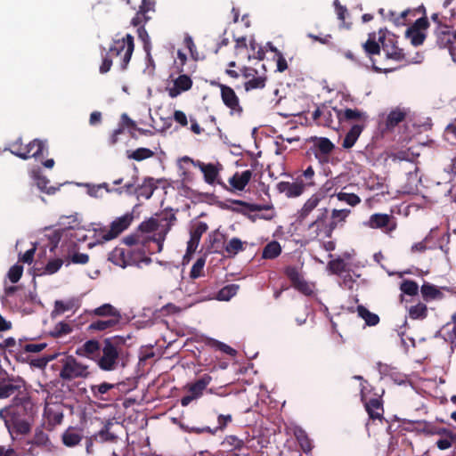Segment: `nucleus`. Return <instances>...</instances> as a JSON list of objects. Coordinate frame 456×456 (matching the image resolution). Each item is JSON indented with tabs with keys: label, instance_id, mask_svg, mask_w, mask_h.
Listing matches in <instances>:
<instances>
[{
	"label": "nucleus",
	"instance_id": "nucleus-6",
	"mask_svg": "<svg viewBox=\"0 0 456 456\" xmlns=\"http://www.w3.org/2000/svg\"><path fill=\"white\" fill-rule=\"evenodd\" d=\"M134 219L132 213L116 218L110 225V229L106 227L96 231V236L101 242L109 241L117 238L122 232L126 230Z\"/></svg>",
	"mask_w": 456,
	"mask_h": 456
},
{
	"label": "nucleus",
	"instance_id": "nucleus-19",
	"mask_svg": "<svg viewBox=\"0 0 456 456\" xmlns=\"http://www.w3.org/2000/svg\"><path fill=\"white\" fill-rule=\"evenodd\" d=\"M333 110L336 113L337 118L338 120V124L342 123H350L353 121H362L365 122L368 116L365 112L358 110V109H338L333 108Z\"/></svg>",
	"mask_w": 456,
	"mask_h": 456
},
{
	"label": "nucleus",
	"instance_id": "nucleus-48",
	"mask_svg": "<svg viewBox=\"0 0 456 456\" xmlns=\"http://www.w3.org/2000/svg\"><path fill=\"white\" fill-rule=\"evenodd\" d=\"M129 260H134V265H138L141 262L149 264L151 259L145 256L144 246H138L137 248L129 249Z\"/></svg>",
	"mask_w": 456,
	"mask_h": 456
},
{
	"label": "nucleus",
	"instance_id": "nucleus-54",
	"mask_svg": "<svg viewBox=\"0 0 456 456\" xmlns=\"http://www.w3.org/2000/svg\"><path fill=\"white\" fill-rule=\"evenodd\" d=\"M174 85L176 86L182 92L190 90L192 86L191 78L185 74L179 75L175 80Z\"/></svg>",
	"mask_w": 456,
	"mask_h": 456
},
{
	"label": "nucleus",
	"instance_id": "nucleus-27",
	"mask_svg": "<svg viewBox=\"0 0 456 456\" xmlns=\"http://www.w3.org/2000/svg\"><path fill=\"white\" fill-rule=\"evenodd\" d=\"M27 154L23 153L24 157L28 159L30 158H39L44 156L45 153L48 154V147L46 141H43L40 139H34L28 143V151Z\"/></svg>",
	"mask_w": 456,
	"mask_h": 456
},
{
	"label": "nucleus",
	"instance_id": "nucleus-29",
	"mask_svg": "<svg viewBox=\"0 0 456 456\" xmlns=\"http://www.w3.org/2000/svg\"><path fill=\"white\" fill-rule=\"evenodd\" d=\"M435 36L436 37V45L439 48H446L452 42V32L447 25H440V28H436Z\"/></svg>",
	"mask_w": 456,
	"mask_h": 456
},
{
	"label": "nucleus",
	"instance_id": "nucleus-17",
	"mask_svg": "<svg viewBox=\"0 0 456 456\" xmlns=\"http://www.w3.org/2000/svg\"><path fill=\"white\" fill-rule=\"evenodd\" d=\"M176 221L175 214L172 209H164L159 214V223L165 226V229L158 234V237H152V240L158 243V252H160L163 248V242L165 240L166 235L170 231L171 227L175 224Z\"/></svg>",
	"mask_w": 456,
	"mask_h": 456
},
{
	"label": "nucleus",
	"instance_id": "nucleus-8",
	"mask_svg": "<svg viewBox=\"0 0 456 456\" xmlns=\"http://www.w3.org/2000/svg\"><path fill=\"white\" fill-rule=\"evenodd\" d=\"M89 375L88 367L77 361L73 356H68L62 361L60 377L63 380H72L77 378H86Z\"/></svg>",
	"mask_w": 456,
	"mask_h": 456
},
{
	"label": "nucleus",
	"instance_id": "nucleus-3",
	"mask_svg": "<svg viewBox=\"0 0 456 456\" xmlns=\"http://www.w3.org/2000/svg\"><path fill=\"white\" fill-rule=\"evenodd\" d=\"M27 395L25 380L9 375L2 369V399L12 397L13 403H23Z\"/></svg>",
	"mask_w": 456,
	"mask_h": 456
},
{
	"label": "nucleus",
	"instance_id": "nucleus-51",
	"mask_svg": "<svg viewBox=\"0 0 456 456\" xmlns=\"http://www.w3.org/2000/svg\"><path fill=\"white\" fill-rule=\"evenodd\" d=\"M224 249L229 256H235L244 249L243 243L239 238H232L226 244Z\"/></svg>",
	"mask_w": 456,
	"mask_h": 456
},
{
	"label": "nucleus",
	"instance_id": "nucleus-5",
	"mask_svg": "<svg viewBox=\"0 0 456 456\" xmlns=\"http://www.w3.org/2000/svg\"><path fill=\"white\" fill-rule=\"evenodd\" d=\"M124 343L122 338L113 337L104 339L102 355L98 359V366L103 370H113L116 369L118 359V348Z\"/></svg>",
	"mask_w": 456,
	"mask_h": 456
},
{
	"label": "nucleus",
	"instance_id": "nucleus-2",
	"mask_svg": "<svg viewBox=\"0 0 456 456\" xmlns=\"http://www.w3.org/2000/svg\"><path fill=\"white\" fill-rule=\"evenodd\" d=\"M134 49V37L127 34L122 39L115 40L100 66L102 74L107 73L112 65V58H120V69L125 70L131 60Z\"/></svg>",
	"mask_w": 456,
	"mask_h": 456
},
{
	"label": "nucleus",
	"instance_id": "nucleus-18",
	"mask_svg": "<svg viewBox=\"0 0 456 456\" xmlns=\"http://www.w3.org/2000/svg\"><path fill=\"white\" fill-rule=\"evenodd\" d=\"M242 76L246 79L244 88L247 92L263 89L265 86L267 79L266 77L258 75L257 70L253 68L244 67L242 69Z\"/></svg>",
	"mask_w": 456,
	"mask_h": 456
},
{
	"label": "nucleus",
	"instance_id": "nucleus-60",
	"mask_svg": "<svg viewBox=\"0 0 456 456\" xmlns=\"http://www.w3.org/2000/svg\"><path fill=\"white\" fill-rule=\"evenodd\" d=\"M337 197L339 201L346 202L352 207H354L361 202L360 197L354 193L339 192Z\"/></svg>",
	"mask_w": 456,
	"mask_h": 456
},
{
	"label": "nucleus",
	"instance_id": "nucleus-4",
	"mask_svg": "<svg viewBox=\"0 0 456 456\" xmlns=\"http://www.w3.org/2000/svg\"><path fill=\"white\" fill-rule=\"evenodd\" d=\"M155 0H142L139 10L131 20V25L138 28V37L144 43V46H146L150 41V37L144 25L151 19L150 14L155 12Z\"/></svg>",
	"mask_w": 456,
	"mask_h": 456
},
{
	"label": "nucleus",
	"instance_id": "nucleus-62",
	"mask_svg": "<svg viewBox=\"0 0 456 456\" xmlns=\"http://www.w3.org/2000/svg\"><path fill=\"white\" fill-rule=\"evenodd\" d=\"M23 273V266L16 264L12 265L7 273V278L11 282L16 283L21 277Z\"/></svg>",
	"mask_w": 456,
	"mask_h": 456
},
{
	"label": "nucleus",
	"instance_id": "nucleus-11",
	"mask_svg": "<svg viewBox=\"0 0 456 456\" xmlns=\"http://www.w3.org/2000/svg\"><path fill=\"white\" fill-rule=\"evenodd\" d=\"M429 27V21L426 16H423L421 18H419L415 20V22L407 28L405 32L406 38L410 39L411 44L413 46H419L421 45L426 37V30Z\"/></svg>",
	"mask_w": 456,
	"mask_h": 456
},
{
	"label": "nucleus",
	"instance_id": "nucleus-28",
	"mask_svg": "<svg viewBox=\"0 0 456 456\" xmlns=\"http://www.w3.org/2000/svg\"><path fill=\"white\" fill-rule=\"evenodd\" d=\"M253 172L249 169L241 173L236 172L229 179L230 185L237 191H243L252 178Z\"/></svg>",
	"mask_w": 456,
	"mask_h": 456
},
{
	"label": "nucleus",
	"instance_id": "nucleus-33",
	"mask_svg": "<svg viewBox=\"0 0 456 456\" xmlns=\"http://www.w3.org/2000/svg\"><path fill=\"white\" fill-rule=\"evenodd\" d=\"M61 440L67 447L77 445L82 440L81 433L75 428L69 427L61 436Z\"/></svg>",
	"mask_w": 456,
	"mask_h": 456
},
{
	"label": "nucleus",
	"instance_id": "nucleus-26",
	"mask_svg": "<svg viewBox=\"0 0 456 456\" xmlns=\"http://www.w3.org/2000/svg\"><path fill=\"white\" fill-rule=\"evenodd\" d=\"M322 199L323 196L321 193L313 194L297 212V221L302 223L318 207Z\"/></svg>",
	"mask_w": 456,
	"mask_h": 456
},
{
	"label": "nucleus",
	"instance_id": "nucleus-35",
	"mask_svg": "<svg viewBox=\"0 0 456 456\" xmlns=\"http://www.w3.org/2000/svg\"><path fill=\"white\" fill-rule=\"evenodd\" d=\"M91 315L118 318L121 320V314L113 305L110 304H103L102 305L96 307L90 313Z\"/></svg>",
	"mask_w": 456,
	"mask_h": 456
},
{
	"label": "nucleus",
	"instance_id": "nucleus-55",
	"mask_svg": "<svg viewBox=\"0 0 456 456\" xmlns=\"http://www.w3.org/2000/svg\"><path fill=\"white\" fill-rule=\"evenodd\" d=\"M159 227V221L153 217L142 222L138 226V232L142 233H150L156 231Z\"/></svg>",
	"mask_w": 456,
	"mask_h": 456
},
{
	"label": "nucleus",
	"instance_id": "nucleus-40",
	"mask_svg": "<svg viewBox=\"0 0 456 456\" xmlns=\"http://www.w3.org/2000/svg\"><path fill=\"white\" fill-rule=\"evenodd\" d=\"M4 150L10 151L11 153L22 159H27V157H24L23 153L27 154L26 151H28V143L23 144L21 138H18L17 140L8 143Z\"/></svg>",
	"mask_w": 456,
	"mask_h": 456
},
{
	"label": "nucleus",
	"instance_id": "nucleus-34",
	"mask_svg": "<svg viewBox=\"0 0 456 456\" xmlns=\"http://www.w3.org/2000/svg\"><path fill=\"white\" fill-rule=\"evenodd\" d=\"M101 345L99 341L95 339L87 340L80 349L77 350V353L80 354H84L88 358L94 359L98 357L100 354Z\"/></svg>",
	"mask_w": 456,
	"mask_h": 456
},
{
	"label": "nucleus",
	"instance_id": "nucleus-37",
	"mask_svg": "<svg viewBox=\"0 0 456 456\" xmlns=\"http://www.w3.org/2000/svg\"><path fill=\"white\" fill-rule=\"evenodd\" d=\"M120 320L118 318H110L108 320H97L92 322L88 328V331H94V330H106L108 329L113 328L114 326L118 325L119 323Z\"/></svg>",
	"mask_w": 456,
	"mask_h": 456
},
{
	"label": "nucleus",
	"instance_id": "nucleus-49",
	"mask_svg": "<svg viewBox=\"0 0 456 456\" xmlns=\"http://www.w3.org/2000/svg\"><path fill=\"white\" fill-rule=\"evenodd\" d=\"M149 240H152V238H146L138 232L129 234L123 238V242L129 247L145 246V243Z\"/></svg>",
	"mask_w": 456,
	"mask_h": 456
},
{
	"label": "nucleus",
	"instance_id": "nucleus-53",
	"mask_svg": "<svg viewBox=\"0 0 456 456\" xmlns=\"http://www.w3.org/2000/svg\"><path fill=\"white\" fill-rule=\"evenodd\" d=\"M224 240V235L219 234L216 232H213L209 234V249L212 252H219L221 248H223Z\"/></svg>",
	"mask_w": 456,
	"mask_h": 456
},
{
	"label": "nucleus",
	"instance_id": "nucleus-20",
	"mask_svg": "<svg viewBox=\"0 0 456 456\" xmlns=\"http://www.w3.org/2000/svg\"><path fill=\"white\" fill-rule=\"evenodd\" d=\"M351 214V210L348 208L343 209H332L329 220V225L326 226V232H328V239L332 237L333 232L338 227H342L346 222V218Z\"/></svg>",
	"mask_w": 456,
	"mask_h": 456
},
{
	"label": "nucleus",
	"instance_id": "nucleus-24",
	"mask_svg": "<svg viewBox=\"0 0 456 456\" xmlns=\"http://www.w3.org/2000/svg\"><path fill=\"white\" fill-rule=\"evenodd\" d=\"M382 51L385 53L388 59L395 61H403L405 58L403 50L399 48L394 38H384L381 41Z\"/></svg>",
	"mask_w": 456,
	"mask_h": 456
},
{
	"label": "nucleus",
	"instance_id": "nucleus-39",
	"mask_svg": "<svg viewBox=\"0 0 456 456\" xmlns=\"http://www.w3.org/2000/svg\"><path fill=\"white\" fill-rule=\"evenodd\" d=\"M420 292L425 301H430L442 297V292L433 284L425 282L421 288Z\"/></svg>",
	"mask_w": 456,
	"mask_h": 456
},
{
	"label": "nucleus",
	"instance_id": "nucleus-16",
	"mask_svg": "<svg viewBox=\"0 0 456 456\" xmlns=\"http://www.w3.org/2000/svg\"><path fill=\"white\" fill-rule=\"evenodd\" d=\"M208 225L205 222H198L193 224L190 231V240L187 243L186 254L183 257V261L192 255L200 241L201 236L208 231Z\"/></svg>",
	"mask_w": 456,
	"mask_h": 456
},
{
	"label": "nucleus",
	"instance_id": "nucleus-41",
	"mask_svg": "<svg viewBox=\"0 0 456 456\" xmlns=\"http://www.w3.org/2000/svg\"><path fill=\"white\" fill-rule=\"evenodd\" d=\"M408 314L411 320H423L428 316V307L426 304L418 302L409 307Z\"/></svg>",
	"mask_w": 456,
	"mask_h": 456
},
{
	"label": "nucleus",
	"instance_id": "nucleus-46",
	"mask_svg": "<svg viewBox=\"0 0 456 456\" xmlns=\"http://www.w3.org/2000/svg\"><path fill=\"white\" fill-rule=\"evenodd\" d=\"M240 286L238 284H229L222 288L216 294V299L219 301H228L234 297Z\"/></svg>",
	"mask_w": 456,
	"mask_h": 456
},
{
	"label": "nucleus",
	"instance_id": "nucleus-23",
	"mask_svg": "<svg viewBox=\"0 0 456 456\" xmlns=\"http://www.w3.org/2000/svg\"><path fill=\"white\" fill-rule=\"evenodd\" d=\"M305 188V187L302 180H297L294 183L282 181L277 184V190L279 192L284 193L289 198L300 196L304 192Z\"/></svg>",
	"mask_w": 456,
	"mask_h": 456
},
{
	"label": "nucleus",
	"instance_id": "nucleus-7",
	"mask_svg": "<svg viewBox=\"0 0 456 456\" xmlns=\"http://www.w3.org/2000/svg\"><path fill=\"white\" fill-rule=\"evenodd\" d=\"M210 85L220 89L222 102L230 110L231 114L242 115L243 107L240 105V98L231 86L216 80L211 81Z\"/></svg>",
	"mask_w": 456,
	"mask_h": 456
},
{
	"label": "nucleus",
	"instance_id": "nucleus-13",
	"mask_svg": "<svg viewBox=\"0 0 456 456\" xmlns=\"http://www.w3.org/2000/svg\"><path fill=\"white\" fill-rule=\"evenodd\" d=\"M362 402L363 403L365 411L369 416V419L366 422L365 427L368 434L370 435V426L371 423H374L375 421L383 423L385 420L383 401L381 398H371L370 400H366L365 396L364 400Z\"/></svg>",
	"mask_w": 456,
	"mask_h": 456
},
{
	"label": "nucleus",
	"instance_id": "nucleus-63",
	"mask_svg": "<svg viewBox=\"0 0 456 456\" xmlns=\"http://www.w3.org/2000/svg\"><path fill=\"white\" fill-rule=\"evenodd\" d=\"M232 421V416L231 414H220L217 417V423L218 425L212 428V430H215V435L218 431H224L225 428Z\"/></svg>",
	"mask_w": 456,
	"mask_h": 456
},
{
	"label": "nucleus",
	"instance_id": "nucleus-9",
	"mask_svg": "<svg viewBox=\"0 0 456 456\" xmlns=\"http://www.w3.org/2000/svg\"><path fill=\"white\" fill-rule=\"evenodd\" d=\"M284 274L290 281L292 287L301 294L307 297L314 294V285L304 279L297 266H286L284 268Z\"/></svg>",
	"mask_w": 456,
	"mask_h": 456
},
{
	"label": "nucleus",
	"instance_id": "nucleus-56",
	"mask_svg": "<svg viewBox=\"0 0 456 456\" xmlns=\"http://www.w3.org/2000/svg\"><path fill=\"white\" fill-rule=\"evenodd\" d=\"M232 202L236 205L242 206V207L246 208L248 210H249L251 212L270 210L273 208L272 205L254 204V203H248V202L240 200H235Z\"/></svg>",
	"mask_w": 456,
	"mask_h": 456
},
{
	"label": "nucleus",
	"instance_id": "nucleus-1",
	"mask_svg": "<svg viewBox=\"0 0 456 456\" xmlns=\"http://www.w3.org/2000/svg\"><path fill=\"white\" fill-rule=\"evenodd\" d=\"M2 419L13 440L30 432L32 418L23 403L4 406Z\"/></svg>",
	"mask_w": 456,
	"mask_h": 456
},
{
	"label": "nucleus",
	"instance_id": "nucleus-44",
	"mask_svg": "<svg viewBox=\"0 0 456 456\" xmlns=\"http://www.w3.org/2000/svg\"><path fill=\"white\" fill-rule=\"evenodd\" d=\"M358 316L365 321L366 325L375 326L379 322L378 314L370 312L365 306L359 305L357 306Z\"/></svg>",
	"mask_w": 456,
	"mask_h": 456
},
{
	"label": "nucleus",
	"instance_id": "nucleus-61",
	"mask_svg": "<svg viewBox=\"0 0 456 456\" xmlns=\"http://www.w3.org/2000/svg\"><path fill=\"white\" fill-rule=\"evenodd\" d=\"M420 431L426 435H441L446 432V429L439 428L426 421L420 423Z\"/></svg>",
	"mask_w": 456,
	"mask_h": 456
},
{
	"label": "nucleus",
	"instance_id": "nucleus-58",
	"mask_svg": "<svg viewBox=\"0 0 456 456\" xmlns=\"http://www.w3.org/2000/svg\"><path fill=\"white\" fill-rule=\"evenodd\" d=\"M206 264V258L205 257H200L197 259V261L193 264L191 272H190V277L193 280L200 277L203 275V269Z\"/></svg>",
	"mask_w": 456,
	"mask_h": 456
},
{
	"label": "nucleus",
	"instance_id": "nucleus-42",
	"mask_svg": "<svg viewBox=\"0 0 456 456\" xmlns=\"http://www.w3.org/2000/svg\"><path fill=\"white\" fill-rule=\"evenodd\" d=\"M115 387L114 384L102 382L99 385H91L90 390L93 396L97 400H106L104 395Z\"/></svg>",
	"mask_w": 456,
	"mask_h": 456
},
{
	"label": "nucleus",
	"instance_id": "nucleus-52",
	"mask_svg": "<svg viewBox=\"0 0 456 456\" xmlns=\"http://www.w3.org/2000/svg\"><path fill=\"white\" fill-rule=\"evenodd\" d=\"M400 289L403 294L408 296H416L419 292V285L416 281L411 280H404L400 285Z\"/></svg>",
	"mask_w": 456,
	"mask_h": 456
},
{
	"label": "nucleus",
	"instance_id": "nucleus-21",
	"mask_svg": "<svg viewBox=\"0 0 456 456\" xmlns=\"http://www.w3.org/2000/svg\"><path fill=\"white\" fill-rule=\"evenodd\" d=\"M392 216L387 214L376 213L370 216L365 225L371 229H384L387 228L388 232L395 229V224H391Z\"/></svg>",
	"mask_w": 456,
	"mask_h": 456
},
{
	"label": "nucleus",
	"instance_id": "nucleus-25",
	"mask_svg": "<svg viewBox=\"0 0 456 456\" xmlns=\"http://www.w3.org/2000/svg\"><path fill=\"white\" fill-rule=\"evenodd\" d=\"M109 260L116 265L125 268L134 265V260H129V249L116 247L109 255Z\"/></svg>",
	"mask_w": 456,
	"mask_h": 456
},
{
	"label": "nucleus",
	"instance_id": "nucleus-15",
	"mask_svg": "<svg viewBox=\"0 0 456 456\" xmlns=\"http://www.w3.org/2000/svg\"><path fill=\"white\" fill-rule=\"evenodd\" d=\"M196 167H198L203 173L204 181L208 184L212 185L215 183H217L218 184L222 185L224 188L227 189V186L225 183L217 180L219 173L223 168L221 164H219V163H216V164L204 163L200 160H198V162L196 163Z\"/></svg>",
	"mask_w": 456,
	"mask_h": 456
},
{
	"label": "nucleus",
	"instance_id": "nucleus-45",
	"mask_svg": "<svg viewBox=\"0 0 456 456\" xmlns=\"http://www.w3.org/2000/svg\"><path fill=\"white\" fill-rule=\"evenodd\" d=\"M153 156L154 151L148 148L141 147L134 151H126V157L136 161H142Z\"/></svg>",
	"mask_w": 456,
	"mask_h": 456
},
{
	"label": "nucleus",
	"instance_id": "nucleus-43",
	"mask_svg": "<svg viewBox=\"0 0 456 456\" xmlns=\"http://www.w3.org/2000/svg\"><path fill=\"white\" fill-rule=\"evenodd\" d=\"M281 253V247L276 240L267 243L263 248L262 257L264 259H274Z\"/></svg>",
	"mask_w": 456,
	"mask_h": 456
},
{
	"label": "nucleus",
	"instance_id": "nucleus-12",
	"mask_svg": "<svg viewBox=\"0 0 456 456\" xmlns=\"http://www.w3.org/2000/svg\"><path fill=\"white\" fill-rule=\"evenodd\" d=\"M212 377L208 374H204L195 382L187 385L188 395L181 398L182 406H188L193 400L200 398L203 395V391L210 384Z\"/></svg>",
	"mask_w": 456,
	"mask_h": 456
},
{
	"label": "nucleus",
	"instance_id": "nucleus-14",
	"mask_svg": "<svg viewBox=\"0 0 456 456\" xmlns=\"http://www.w3.org/2000/svg\"><path fill=\"white\" fill-rule=\"evenodd\" d=\"M313 142L314 144L310 147L309 151L315 156L320 163L328 162L329 156L335 148L332 142L326 137H314Z\"/></svg>",
	"mask_w": 456,
	"mask_h": 456
},
{
	"label": "nucleus",
	"instance_id": "nucleus-31",
	"mask_svg": "<svg viewBox=\"0 0 456 456\" xmlns=\"http://www.w3.org/2000/svg\"><path fill=\"white\" fill-rule=\"evenodd\" d=\"M363 130V126L355 124L346 133L343 139L342 147L345 149L352 148Z\"/></svg>",
	"mask_w": 456,
	"mask_h": 456
},
{
	"label": "nucleus",
	"instance_id": "nucleus-30",
	"mask_svg": "<svg viewBox=\"0 0 456 456\" xmlns=\"http://www.w3.org/2000/svg\"><path fill=\"white\" fill-rule=\"evenodd\" d=\"M157 186L154 184V179L152 177H145L142 183L134 189V193L138 198L142 197L149 200L152 196Z\"/></svg>",
	"mask_w": 456,
	"mask_h": 456
},
{
	"label": "nucleus",
	"instance_id": "nucleus-32",
	"mask_svg": "<svg viewBox=\"0 0 456 456\" xmlns=\"http://www.w3.org/2000/svg\"><path fill=\"white\" fill-rule=\"evenodd\" d=\"M362 48L368 57L371 60L373 69L376 70L379 69L376 64L374 60L372 59V56L376 54H379L380 51L382 50V45H379L378 42L375 40V36L373 35L372 37H369V39L362 45Z\"/></svg>",
	"mask_w": 456,
	"mask_h": 456
},
{
	"label": "nucleus",
	"instance_id": "nucleus-47",
	"mask_svg": "<svg viewBox=\"0 0 456 456\" xmlns=\"http://www.w3.org/2000/svg\"><path fill=\"white\" fill-rule=\"evenodd\" d=\"M222 445L230 451H241L245 447V443L236 436L230 435L224 437Z\"/></svg>",
	"mask_w": 456,
	"mask_h": 456
},
{
	"label": "nucleus",
	"instance_id": "nucleus-59",
	"mask_svg": "<svg viewBox=\"0 0 456 456\" xmlns=\"http://www.w3.org/2000/svg\"><path fill=\"white\" fill-rule=\"evenodd\" d=\"M182 428L191 434H196L200 435L203 433H208L211 436H215V430H212V428L208 426H203V427H195V426H188V425H182Z\"/></svg>",
	"mask_w": 456,
	"mask_h": 456
},
{
	"label": "nucleus",
	"instance_id": "nucleus-38",
	"mask_svg": "<svg viewBox=\"0 0 456 456\" xmlns=\"http://www.w3.org/2000/svg\"><path fill=\"white\" fill-rule=\"evenodd\" d=\"M406 117V112L400 110L399 108H396L395 110H392L389 114L387 115V120H386V126L387 129H392L395 127L399 123L404 120Z\"/></svg>",
	"mask_w": 456,
	"mask_h": 456
},
{
	"label": "nucleus",
	"instance_id": "nucleus-50",
	"mask_svg": "<svg viewBox=\"0 0 456 456\" xmlns=\"http://www.w3.org/2000/svg\"><path fill=\"white\" fill-rule=\"evenodd\" d=\"M329 271L337 275H340L346 271V263L344 259L338 257L328 263Z\"/></svg>",
	"mask_w": 456,
	"mask_h": 456
},
{
	"label": "nucleus",
	"instance_id": "nucleus-57",
	"mask_svg": "<svg viewBox=\"0 0 456 456\" xmlns=\"http://www.w3.org/2000/svg\"><path fill=\"white\" fill-rule=\"evenodd\" d=\"M59 224L64 227V229L74 230L78 228L79 223L77 216H62L60 217Z\"/></svg>",
	"mask_w": 456,
	"mask_h": 456
},
{
	"label": "nucleus",
	"instance_id": "nucleus-64",
	"mask_svg": "<svg viewBox=\"0 0 456 456\" xmlns=\"http://www.w3.org/2000/svg\"><path fill=\"white\" fill-rule=\"evenodd\" d=\"M63 262L61 258L50 260L45 266L44 273L53 274L59 271Z\"/></svg>",
	"mask_w": 456,
	"mask_h": 456
},
{
	"label": "nucleus",
	"instance_id": "nucleus-10",
	"mask_svg": "<svg viewBox=\"0 0 456 456\" xmlns=\"http://www.w3.org/2000/svg\"><path fill=\"white\" fill-rule=\"evenodd\" d=\"M330 212L327 208L318 209L315 219L311 222L307 226L308 236L311 240L316 239L321 234L328 238V232L326 226L329 225Z\"/></svg>",
	"mask_w": 456,
	"mask_h": 456
},
{
	"label": "nucleus",
	"instance_id": "nucleus-36",
	"mask_svg": "<svg viewBox=\"0 0 456 456\" xmlns=\"http://www.w3.org/2000/svg\"><path fill=\"white\" fill-rule=\"evenodd\" d=\"M204 343L207 346L221 351L222 353H224L230 356L234 357L237 354V351L235 349L215 338H206L204 339Z\"/></svg>",
	"mask_w": 456,
	"mask_h": 456
},
{
	"label": "nucleus",
	"instance_id": "nucleus-22",
	"mask_svg": "<svg viewBox=\"0 0 456 456\" xmlns=\"http://www.w3.org/2000/svg\"><path fill=\"white\" fill-rule=\"evenodd\" d=\"M113 425L111 420L106 421L102 429L93 436V439L96 444H117L118 442V436L111 431Z\"/></svg>",
	"mask_w": 456,
	"mask_h": 456
}]
</instances>
